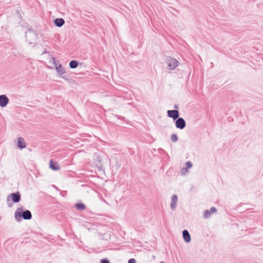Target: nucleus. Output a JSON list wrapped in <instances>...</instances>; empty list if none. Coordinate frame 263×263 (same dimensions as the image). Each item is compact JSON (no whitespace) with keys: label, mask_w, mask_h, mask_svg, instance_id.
Listing matches in <instances>:
<instances>
[{"label":"nucleus","mask_w":263,"mask_h":263,"mask_svg":"<svg viewBox=\"0 0 263 263\" xmlns=\"http://www.w3.org/2000/svg\"><path fill=\"white\" fill-rule=\"evenodd\" d=\"M186 165L187 168H190L192 166V164L190 161H188L186 163Z\"/></svg>","instance_id":"aec40b11"},{"label":"nucleus","mask_w":263,"mask_h":263,"mask_svg":"<svg viewBox=\"0 0 263 263\" xmlns=\"http://www.w3.org/2000/svg\"><path fill=\"white\" fill-rule=\"evenodd\" d=\"M61 76L62 78L64 79L65 80L68 79V78L66 76Z\"/></svg>","instance_id":"5701e85b"},{"label":"nucleus","mask_w":263,"mask_h":263,"mask_svg":"<svg viewBox=\"0 0 263 263\" xmlns=\"http://www.w3.org/2000/svg\"><path fill=\"white\" fill-rule=\"evenodd\" d=\"M183 170H184L185 171H187V168H183Z\"/></svg>","instance_id":"393cba45"},{"label":"nucleus","mask_w":263,"mask_h":263,"mask_svg":"<svg viewBox=\"0 0 263 263\" xmlns=\"http://www.w3.org/2000/svg\"><path fill=\"white\" fill-rule=\"evenodd\" d=\"M182 235L184 240L186 242H189L191 241V236L187 230H184L182 232Z\"/></svg>","instance_id":"9d476101"},{"label":"nucleus","mask_w":263,"mask_h":263,"mask_svg":"<svg viewBox=\"0 0 263 263\" xmlns=\"http://www.w3.org/2000/svg\"><path fill=\"white\" fill-rule=\"evenodd\" d=\"M174 108L177 109L178 108V106L177 105H175Z\"/></svg>","instance_id":"b1692460"},{"label":"nucleus","mask_w":263,"mask_h":263,"mask_svg":"<svg viewBox=\"0 0 263 263\" xmlns=\"http://www.w3.org/2000/svg\"><path fill=\"white\" fill-rule=\"evenodd\" d=\"M167 116L168 117L171 118L175 120L179 117V112L176 109L168 110L167 111Z\"/></svg>","instance_id":"423d86ee"},{"label":"nucleus","mask_w":263,"mask_h":263,"mask_svg":"<svg viewBox=\"0 0 263 263\" xmlns=\"http://www.w3.org/2000/svg\"><path fill=\"white\" fill-rule=\"evenodd\" d=\"M101 263H110V262L107 259L103 258L101 260Z\"/></svg>","instance_id":"a211bd4d"},{"label":"nucleus","mask_w":263,"mask_h":263,"mask_svg":"<svg viewBox=\"0 0 263 263\" xmlns=\"http://www.w3.org/2000/svg\"><path fill=\"white\" fill-rule=\"evenodd\" d=\"M204 217L205 218H208L211 217V213L209 210H205L204 212Z\"/></svg>","instance_id":"f3484780"},{"label":"nucleus","mask_w":263,"mask_h":263,"mask_svg":"<svg viewBox=\"0 0 263 263\" xmlns=\"http://www.w3.org/2000/svg\"><path fill=\"white\" fill-rule=\"evenodd\" d=\"M175 120V126L176 128L182 129L185 127L186 122L183 118L179 117Z\"/></svg>","instance_id":"39448f33"},{"label":"nucleus","mask_w":263,"mask_h":263,"mask_svg":"<svg viewBox=\"0 0 263 263\" xmlns=\"http://www.w3.org/2000/svg\"><path fill=\"white\" fill-rule=\"evenodd\" d=\"M15 219L16 221L20 222L22 219L30 220L32 218V214L29 210L23 211L22 208H18L14 213Z\"/></svg>","instance_id":"f257e3e1"},{"label":"nucleus","mask_w":263,"mask_h":263,"mask_svg":"<svg viewBox=\"0 0 263 263\" xmlns=\"http://www.w3.org/2000/svg\"><path fill=\"white\" fill-rule=\"evenodd\" d=\"M216 211H217V210L215 207H212V208H211V209L210 210V212L211 213L216 212Z\"/></svg>","instance_id":"6ab92c4d"},{"label":"nucleus","mask_w":263,"mask_h":263,"mask_svg":"<svg viewBox=\"0 0 263 263\" xmlns=\"http://www.w3.org/2000/svg\"><path fill=\"white\" fill-rule=\"evenodd\" d=\"M21 199V196L19 192L13 193L10 194L8 196L7 198V201L9 207L12 206V203L11 204L9 203L10 200H12V201L14 203L18 202Z\"/></svg>","instance_id":"f03ea898"},{"label":"nucleus","mask_w":263,"mask_h":263,"mask_svg":"<svg viewBox=\"0 0 263 263\" xmlns=\"http://www.w3.org/2000/svg\"><path fill=\"white\" fill-rule=\"evenodd\" d=\"M165 61L168 66V69L170 70H174L178 65V61L173 58L168 57Z\"/></svg>","instance_id":"7ed1b4c3"},{"label":"nucleus","mask_w":263,"mask_h":263,"mask_svg":"<svg viewBox=\"0 0 263 263\" xmlns=\"http://www.w3.org/2000/svg\"><path fill=\"white\" fill-rule=\"evenodd\" d=\"M160 263H165L164 262L161 261Z\"/></svg>","instance_id":"bb28decb"},{"label":"nucleus","mask_w":263,"mask_h":263,"mask_svg":"<svg viewBox=\"0 0 263 263\" xmlns=\"http://www.w3.org/2000/svg\"><path fill=\"white\" fill-rule=\"evenodd\" d=\"M76 207L78 210H84L85 209V205L82 203H78L76 204Z\"/></svg>","instance_id":"2eb2a0df"},{"label":"nucleus","mask_w":263,"mask_h":263,"mask_svg":"<svg viewBox=\"0 0 263 263\" xmlns=\"http://www.w3.org/2000/svg\"><path fill=\"white\" fill-rule=\"evenodd\" d=\"M78 61L76 60H72L69 63V67L72 68L74 69L78 67Z\"/></svg>","instance_id":"4468645a"},{"label":"nucleus","mask_w":263,"mask_h":263,"mask_svg":"<svg viewBox=\"0 0 263 263\" xmlns=\"http://www.w3.org/2000/svg\"><path fill=\"white\" fill-rule=\"evenodd\" d=\"M52 60L53 61L54 65L56 66L55 69L58 74H59L60 76H62L63 74L65 73L66 72V71L65 69L62 67V65L59 64V65H57L54 58H52Z\"/></svg>","instance_id":"6e6552de"},{"label":"nucleus","mask_w":263,"mask_h":263,"mask_svg":"<svg viewBox=\"0 0 263 263\" xmlns=\"http://www.w3.org/2000/svg\"><path fill=\"white\" fill-rule=\"evenodd\" d=\"M54 23L57 27H61L65 23V21L62 18H56L54 21Z\"/></svg>","instance_id":"f8f14e48"},{"label":"nucleus","mask_w":263,"mask_h":263,"mask_svg":"<svg viewBox=\"0 0 263 263\" xmlns=\"http://www.w3.org/2000/svg\"><path fill=\"white\" fill-rule=\"evenodd\" d=\"M99 170H101V167L100 166H99Z\"/></svg>","instance_id":"a878e982"},{"label":"nucleus","mask_w":263,"mask_h":263,"mask_svg":"<svg viewBox=\"0 0 263 263\" xmlns=\"http://www.w3.org/2000/svg\"><path fill=\"white\" fill-rule=\"evenodd\" d=\"M171 141L173 142H176L178 141V136L176 134H173L171 136Z\"/></svg>","instance_id":"dca6fc26"},{"label":"nucleus","mask_w":263,"mask_h":263,"mask_svg":"<svg viewBox=\"0 0 263 263\" xmlns=\"http://www.w3.org/2000/svg\"><path fill=\"white\" fill-rule=\"evenodd\" d=\"M171 208L172 210L176 209L177 202L178 201V197L176 195H173L171 198Z\"/></svg>","instance_id":"1a4fd4ad"},{"label":"nucleus","mask_w":263,"mask_h":263,"mask_svg":"<svg viewBox=\"0 0 263 263\" xmlns=\"http://www.w3.org/2000/svg\"><path fill=\"white\" fill-rule=\"evenodd\" d=\"M97 161L100 163L102 161V159L100 156H97Z\"/></svg>","instance_id":"4be33fe9"},{"label":"nucleus","mask_w":263,"mask_h":263,"mask_svg":"<svg viewBox=\"0 0 263 263\" xmlns=\"http://www.w3.org/2000/svg\"><path fill=\"white\" fill-rule=\"evenodd\" d=\"M9 101V98L5 95H0V106L6 107Z\"/></svg>","instance_id":"0eeeda50"},{"label":"nucleus","mask_w":263,"mask_h":263,"mask_svg":"<svg viewBox=\"0 0 263 263\" xmlns=\"http://www.w3.org/2000/svg\"><path fill=\"white\" fill-rule=\"evenodd\" d=\"M25 36L27 42H28L29 44L33 43L36 41L37 38L35 33L32 29H29L28 31L26 33Z\"/></svg>","instance_id":"20e7f679"},{"label":"nucleus","mask_w":263,"mask_h":263,"mask_svg":"<svg viewBox=\"0 0 263 263\" xmlns=\"http://www.w3.org/2000/svg\"><path fill=\"white\" fill-rule=\"evenodd\" d=\"M49 167L51 169L54 171H57L60 169L57 163L52 161L51 160L50 161Z\"/></svg>","instance_id":"ddd939ff"},{"label":"nucleus","mask_w":263,"mask_h":263,"mask_svg":"<svg viewBox=\"0 0 263 263\" xmlns=\"http://www.w3.org/2000/svg\"><path fill=\"white\" fill-rule=\"evenodd\" d=\"M17 146L20 148H24L26 147V145L24 142V139L22 137H19L17 141Z\"/></svg>","instance_id":"9b49d317"},{"label":"nucleus","mask_w":263,"mask_h":263,"mask_svg":"<svg viewBox=\"0 0 263 263\" xmlns=\"http://www.w3.org/2000/svg\"><path fill=\"white\" fill-rule=\"evenodd\" d=\"M136 260L135 258H131L128 260V263H136Z\"/></svg>","instance_id":"412c9836"}]
</instances>
